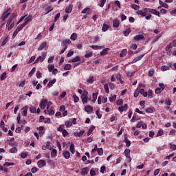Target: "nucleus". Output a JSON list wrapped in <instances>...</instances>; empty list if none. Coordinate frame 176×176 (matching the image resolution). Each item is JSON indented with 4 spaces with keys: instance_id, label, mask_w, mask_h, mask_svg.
Returning a JSON list of instances; mask_svg holds the SVG:
<instances>
[{
    "instance_id": "43",
    "label": "nucleus",
    "mask_w": 176,
    "mask_h": 176,
    "mask_svg": "<svg viewBox=\"0 0 176 176\" xmlns=\"http://www.w3.org/2000/svg\"><path fill=\"white\" fill-rule=\"evenodd\" d=\"M9 145H10V146H16L17 143L16 142L13 141V140H11L10 142H9Z\"/></svg>"
},
{
    "instance_id": "31",
    "label": "nucleus",
    "mask_w": 176,
    "mask_h": 176,
    "mask_svg": "<svg viewBox=\"0 0 176 176\" xmlns=\"http://www.w3.org/2000/svg\"><path fill=\"white\" fill-rule=\"evenodd\" d=\"M91 49H93V50H101V49H102V47H104L98 46V45H91Z\"/></svg>"
},
{
    "instance_id": "54",
    "label": "nucleus",
    "mask_w": 176,
    "mask_h": 176,
    "mask_svg": "<svg viewBox=\"0 0 176 176\" xmlns=\"http://www.w3.org/2000/svg\"><path fill=\"white\" fill-rule=\"evenodd\" d=\"M162 71L164 72V71H168V69H170V67H168V66L167 65H164L161 67Z\"/></svg>"
},
{
    "instance_id": "38",
    "label": "nucleus",
    "mask_w": 176,
    "mask_h": 176,
    "mask_svg": "<svg viewBox=\"0 0 176 176\" xmlns=\"http://www.w3.org/2000/svg\"><path fill=\"white\" fill-rule=\"evenodd\" d=\"M70 152L74 155L75 153V145L74 144H70Z\"/></svg>"
},
{
    "instance_id": "57",
    "label": "nucleus",
    "mask_w": 176,
    "mask_h": 176,
    "mask_svg": "<svg viewBox=\"0 0 176 176\" xmlns=\"http://www.w3.org/2000/svg\"><path fill=\"white\" fill-rule=\"evenodd\" d=\"M32 21V16L31 15H29L26 19H25V22L28 24L30 21Z\"/></svg>"
},
{
    "instance_id": "1",
    "label": "nucleus",
    "mask_w": 176,
    "mask_h": 176,
    "mask_svg": "<svg viewBox=\"0 0 176 176\" xmlns=\"http://www.w3.org/2000/svg\"><path fill=\"white\" fill-rule=\"evenodd\" d=\"M9 10H10V8H7V10H5L3 12L0 17V20H1V21H5L6 19H8L9 16H10V12H9Z\"/></svg>"
},
{
    "instance_id": "58",
    "label": "nucleus",
    "mask_w": 176,
    "mask_h": 176,
    "mask_svg": "<svg viewBox=\"0 0 176 176\" xmlns=\"http://www.w3.org/2000/svg\"><path fill=\"white\" fill-rule=\"evenodd\" d=\"M145 111L147 113H153V109L152 108H151V107L146 109Z\"/></svg>"
},
{
    "instance_id": "7",
    "label": "nucleus",
    "mask_w": 176,
    "mask_h": 176,
    "mask_svg": "<svg viewBox=\"0 0 176 176\" xmlns=\"http://www.w3.org/2000/svg\"><path fill=\"white\" fill-rule=\"evenodd\" d=\"M44 112L46 115H50V116H53V115H54L55 113L54 110H53L52 109H47L44 111Z\"/></svg>"
},
{
    "instance_id": "6",
    "label": "nucleus",
    "mask_w": 176,
    "mask_h": 176,
    "mask_svg": "<svg viewBox=\"0 0 176 176\" xmlns=\"http://www.w3.org/2000/svg\"><path fill=\"white\" fill-rule=\"evenodd\" d=\"M81 100L82 104H87L89 100V97H87V93L84 94L81 96Z\"/></svg>"
},
{
    "instance_id": "19",
    "label": "nucleus",
    "mask_w": 176,
    "mask_h": 176,
    "mask_svg": "<svg viewBox=\"0 0 176 176\" xmlns=\"http://www.w3.org/2000/svg\"><path fill=\"white\" fill-rule=\"evenodd\" d=\"M67 45H71V40L69 39L64 40L61 43V46H63L64 47H65V46H67Z\"/></svg>"
},
{
    "instance_id": "47",
    "label": "nucleus",
    "mask_w": 176,
    "mask_h": 176,
    "mask_svg": "<svg viewBox=\"0 0 176 176\" xmlns=\"http://www.w3.org/2000/svg\"><path fill=\"white\" fill-rule=\"evenodd\" d=\"M97 151L99 156H102V155H104V151L102 150V148H98Z\"/></svg>"
},
{
    "instance_id": "51",
    "label": "nucleus",
    "mask_w": 176,
    "mask_h": 176,
    "mask_svg": "<svg viewBox=\"0 0 176 176\" xmlns=\"http://www.w3.org/2000/svg\"><path fill=\"white\" fill-rule=\"evenodd\" d=\"M54 60V56H50L47 60L48 64H52Z\"/></svg>"
},
{
    "instance_id": "36",
    "label": "nucleus",
    "mask_w": 176,
    "mask_h": 176,
    "mask_svg": "<svg viewBox=\"0 0 176 176\" xmlns=\"http://www.w3.org/2000/svg\"><path fill=\"white\" fill-rule=\"evenodd\" d=\"M169 147H170V149H172V151H176V145L174 144V143L173 142L169 143Z\"/></svg>"
},
{
    "instance_id": "8",
    "label": "nucleus",
    "mask_w": 176,
    "mask_h": 176,
    "mask_svg": "<svg viewBox=\"0 0 176 176\" xmlns=\"http://www.w3.org/2000/svg\"><path fill=\"white\" fill-rule=\"evenodd\" d=\"M171 47H172V44H168L166 47V54H168V56H171V54L173 53V51H171Z\"/></svg>"
},
{
    "instance_id": "2",
    "label": "nucleus",
    "mask_w": 176,
    "mask_h": 176,
    "mask_svg": "<svg viewBox=\"0 0 176 176\" xmlns=\"http://www.w3.org/2000/svg\"><path fill=\"white\" fill-rule=\"evenodd\" d=\"M41 56H40L36 59L34 64H38V63H43L45 61V58H46L47 53L42 52Z\"/></svg>"
},
{
    "instance_id": "27",
    "label": "nucleus",
    "mask_w": 176,
    "mask_h": 176,
    "mask_svg": "<svg viewBox=\"0 0 176 176\" xmlns=\"http://www.w3.org/2000/svg\"><path fill=\"white\" fill-rule=\"evenodd\" d=\"M136 14H138L139 16H142V17H145V16H146V13L142 10L137 11Z\"/></svg>"
},
{
    "instance_id": "33",
    "label": "nucleus",
    "mask_w": 176,
    "mask_h": 176,
    "mask_svg": "<svg viewBox=\"0 0 176 176\" xmlns=\"http://www.w3.org/2000/svg\"><path fill=\"white\" fill-rule=\"evenodd\" d=\"M108 30H109V26L107 24H104V25L102 28V31L103 32H107V31H108Z\"/></svg>"
},
{
    "instance_id": "46",
    "label": "nucleus",
    "mask_w": 176,
    "mask_h": 176,
    "mask_svg": "<svg viewBox=\"0 0 176 176\" xmlns=\"http://www.w3.org/2000/svg\"><path fill=\"white\" fill-rule=\"evenodd\" d=\"M108 50H109V49H108V48L104 49V50L100 52V56H105V54H107Z\"/></svg>"
},
{
    "instance_id": "23",
    "label": "nucleus",
    "mask_w": 176,
    "mask_h": 176,
    "mask_svg": "<svg viewBox=\"0 0 176 176\" xmlns=\"http://www.w3.org/2000/svg\"><path fill=\"white\" fill-rule=\"evenodd\" d=\"M79 61H80V57L76 56L75 58H73L72 60H70L69 63H78Z\"/></svg>"
},
{
    "instance_id": "37",
    "label": "nucleus",
    "mask_w": 176,
    "mask_h": 176,
    "mask_svg": "<svg viewBox=\"0 0 176 176\" xmlns=\"http://www.w3.org/2000/svg\"><path fill=\"white\" fill-rule=\"evenodd\" d=\"M30 111L31 113H36V107L32 106L30 108Z\"/></svg>"
},
{
    "instance_id": "21",
    "label": "nucleus",
    "mask_w": 176,
    "mask_h": 176,
    "mask_svg": "<svg viewBox=\"0 0 176 176\" xmlns=\"http://www.w3.org/2000/svg\"><path fill=\"white\" fill-rule=\"evenodd\" d=\"M89 174V168H83L81 170V175L85 176Z\"/></svg>"
},
{
    "instance_id": "53",
    "label": "nucleus",
    "mask_w": 176,
    "mask_h": 176,
    "mask_svg": "<svg viewBox=\"0 0 176 176\" xmlns=\"http://www.w3.org/2000/svg\"><path fill=\"white\" fill-rule=\"evenodd\" d=\"M22 110H23V116H27V112L28 111L27 110V107H24L23 108H22Z\"/></svg>"
},
{
    "instance_id": "59",
    "label": "nucleus",
    "mask_w": 176,
    "mask_h": 176,
    "mask_svg": "<svg viewBox=\"0 0 176 176\" xmlns=\"http://www.w3.org/2000/svg\"><path fill=\"white\" fill-rule=\"evenodd\" d=\"M163 129H160L157 133V137H160L161 135H163L164 134Z\"/></svg>"
},
{
    "instance_id": "25",
    "label": "nucleus",
    "mask_w": 176,
    "mask_h": 176,
    "mask_svg": "<svg viewBox=\"0 0 176 176\" xmlns=\"http://www.w3.org/2000/svg\"><path fill=\"white\" fill-rule=\"evenodd\" d=\"M85 111H86L87 113L90 114L91 113V112H93V107H91V106H87L85 108Z\"/></svg>"
},
{
    "instance_id": "30",
    "label": "nucleus",
    "mask_w": 176,
    "mask_h": 176,
    "mask_svg": "<svg viewBox=\"0 0 176 176\" xmlns=\"http://www.w3.org/2000/svg\"><path fill=\"white\" fill-rule=\"evenodd\" d=\"M57 156V150L53 148L51 151V157H56Z\"/></svg>"
},
{
    "instance_id": "48",
    "label": "nucleus",
    "mask_w": 176,
    "mask_h": 176,
    "mask_svg": "<svg viewBox=\"0 0 176 176\" xmlns=\"http://www.w3.org/2000/svg\"><path fill=\"white\" fill-rule=\"evenodd\" d=\"M131 8L134 9V10H140V6H137V4H132Z\"/></svg>"
},
{
    "instance_id": "61",
    "label": "nucleus",
    "mask_w": 176,
    "mask_h": 176,
    "mask_svg": "<svg viewBox=\"0 0 176 176\" xmlns=\"http://www.w3.org/2000/svg\"><path fill=\"white\" fill-rule=\"evenodd\" d=\"M116 104L118 106L123 105V100H122V99L118 100L116 102Z\"/></svg>"
},
{
    "instance_id": "62",
    "label": "nucleus",
    "mask_w": 176,
    "mask_h": 176,
    "mask_svg": "<svg viewBox=\"0 0 176 176\" xmlns=\"http://www.w3.org/2000/svg\"><path fill=\"white\" fill-rule=\"evenodd\" d=\"M10 152L12 153H17V148L16 147H13L10 149Z\"/></svg>"
},
{
    "instance_id": "42",
    "label": "nucleus",
    "mask_w": 176,
    "mask_h": 176,
    "mask_svg": "<svg viewBox=\"0 0 176 176\" xmlns=\"http://www.w3.org/2000/svg\"><path fill=\"white\" fill-rule=\"evenodd\" d=\"M94 131V126H91L88 132H87V135H90V134H91V133H93V131Z\"/></svg>"
},
{
    "instance_id": "35",
    "label": "nucleus",
    "mask_w": 176,
    "mask_h": 176,
    "mask_svg": "<svg viewBox=\"0 0 176 176\" xmlns=\"http://www.w3.org/2000/svg\"><path fill=\"white\" fill-rule=\"evenodd\" d=\"M126 54H127V50L124 49L122 50V52L120 54V57H124V56H126Z\"/></svg>"
},
{
    "instance_id": "13",
    "label": "nucleus",
    "mask_w": 176,
    "mask_h": 176,
    "mask_svg": "<svg viewBox=\"0 0 176 176\" xmlns=\"http://www.w3.org/2000/svg\"><path fill=\"white\" fill-rule=\"evenodd\" d=\"M119 25H120V22L118 19H114L113 21V27L114 28H119Z\"/></svg>"
},
{
    "instance_id": "50",
    "label": "nucleus",
    "mask_w": 176,
    "mask_h": 176,
    "mask_svg": "<svg viewBox=\"0 0 176 176\" xmlns=\"http://www.w3.org/2000/svg\"><path fill=\"white\" fill-rule=\"evenodd\" d=\"M104 89L105 93L108 94L109 93V87H108V84H105L104 85Z\"/></svg>"
},
{
    "instance_id": "45",
    "label": "nucleus",
    "mask_w": 176,
    "mask_h": 176,
    "mask_svg": "<svg viewBox=\"0 0 176 176\" xmlns=\"http://www.w3.org/2000/svg\"><path fill=\"white\" fill-rule=\"evenodd\" d=\"M8 41H9V37L6 36L5 39L3 41V42L1 43V46H5V45L8 43Z\"/></svg>"
},
{
    "instance_id": "40",
    "label": "nucleus",
    "mask_w": 176,
    "mask_h": 176,
    "mask_svg": "<svg viewBox=\"0 0 176 176\" xmlns=\"http://www.w3.org/2000/svg\"><path fill=\"white\" fill-rule=\"evenodd\" d=\"M147 97H148L149 98H153V92L152 91V90L148 91Z\"/></svg>"
},
{
    "instance_id": "28",
    "label": "nucleus",
    "mask_w": 176,
    "mask_h": 176,
    "mask_svg": "<svg viewBox=\"0 0 176 176\" xmlns=\"http://www.w3.org/2000/svg\"><path fill=\"white\" fill-rule=\"evenodd\" d=\"M81 13L82 14H86V13H87V14H89V13H90V8H84L82 11Z\"/></svg>"
},
{
    "instance_id": "10",
    "label": "nucleus",
    "mask_w": 176,
    "mask_h": 176,
    "mask_svg": "<svg viewBox=\"0 0 176 176\" xmlns=\"http://www.w3.org/2000/svg\"><path fill=\"white\" fill-rule=\"evenodd\" d=\"M37 164L39 168H42V167H45V166H46V162L43 160H40L38 161Z\"/></svg>"
},
{
    "instance_id": "44",
    "label": "nucleus",
    "mask_w": 176,
    "mask_h": 176,
    "mask_svg": "<svg viewBox=\"0 0 176 176\" xmlns=\"http://www.w3.org/2000/svg\"><path fill=\"white\" fill-rule=\"evenodd\" d=\"M97 96H98V93L92 94V97H93L92 102H96V101L97 100Z\"/></svg>"
},
{
    "instance_id": "12",
    "label": "nucleus",
    "mask_w": 176,
    "mask_h": 176,
    "mask_svg": "<svg viewBox=\"0 0 176 176\" xmlns=\"http://www.w3.org/2000/svg\"><path fill=\"white\" fill-rule=\"evenodd\" d=\"M129 109V105L127 104H124V106L120 107L118 108V111L120 112H123L124 111H127Z\"/></svg>"
},
{
    "instance_id": "11",
    "label": "nucleus",
    "mask_w": 176,
    "mask_h": 176,
    "mask_svg": "<svg viewBox=\"0 0 176 176\" xmlns=\"http://www.w3.org/2000/svg\"><path fill=\"white\" fill-rule=\"evenodd\" d=\"M47 105V100H43L40 103V108H41V109H45Z\"/></svg>"
},
{
    "instance_id": "5",
    "label": "nucleus",
    "mask_w": 176,
    "mask_h": 176,
    "mask_svg": "<svg viewBox=\"0 0 176 176\" xmlns=\"http://www.w3.org/2000/svg\"><path fill=\"white\" fill-rule=\"evenodd\" d=\"M159 87L160 88L155 89V94H160V93L164 90V84L160 83Z\"/></svg>"
},
{
    "instance_id": "32",
    "label": "nucleus",
    "mask_w": 176,
    "mask_h": 176,
    "mask_svg": "<svg viewBox=\"0 0 176 176\" xmlns=\"http://www.w3.org/2000/svg\"><path fill=\"white\" fill-rule=\"evenodd\" d=\"M72 68V65L71 64H66L64 66L65 71H69Z\"/></svg>"
},
{
    "instance_id": "17",
    "label": "nucleus",
    "mask_w": 176,
    "mask_h": 176,
    "mask_svg": "<svg viewBox=\"0 0 176 176\" xmlns=\"http://www.w3.org/2000/svg\"><path fill=\"white\" fill-rule=\"evenodd\" d=\"M124 142H125L126 148H129L130 145H131V142H130V140L127 138V136L126 135L124 136Z\"/></svg>"
},
{
    "instance_id": "52",
    "label": "nucleus",
    "mask_w": 176,
    "mask_h": 176,
    "mask_svg": "<svg viewBox=\"0 0 176 176\" xmlns=\"http://www.w3.org/2000/svg\"><path fill=\"white\" fill-rule=\"evenodd\" d=\"M36 76L37 79H41V78H42V73H41L39 71H37L36 73Z\"/></svg>"
},
{
    "instance_id": "18",
    "label": "nucleus",
    "mask_w": 176,
    "mask_h": 176,
    "mask_svg": "<svg viewBox=\"0 0 176 176\" xmlns=\"http://www.w3.org/2000/svg\"><path fill=\"white\" fill-rule=\"evenodd\" d=\"M72 9H74V6L72 4H70L68 7L66 8L65 13H71V12H72Z\"/></svg>"
},
{
    "instance_id": "22",
    "label": "nucleus",
    "mask_w": 176,
    "mask_h": 176,
    "mask_svg": "<svg viewBox=\"0 0 176 176\" xmlns=\"http://www.w3.org/2000/svg\"><path fill=\"white\" fill-rule=\"evenodd\" d=\"M63 156L65 157V159H68L69 157H71V154L69 153V151H64L63 153Z\"/></svg>"
},
{
    "instance_id": "26",
    "label": "nucleus",
    "mask_w": 176,
    "mask_h": 176,
    "mask_svg": "<svg viewBox=\"0 0 176 176\" xmlns=\"http://www.w3.org/2000/svg\"><path fill=\"white\" fill-rule=\"evenodd\" d=\"M47 43H46V42H43V43H41V44L39 45L38 48V52H41V51L43 50V48H44L45 46H47Z\"/></svg>"
},
{
    "instance_id": "9",
    "label": "nucleus",
    "mask_w": 176,
    "mask_h": 176,
    "mask_svg": "<svg viewBox=\"0 0 176 176\" xmlns=\"http://www.w3.org/2000/svg\"><path fill=\"white\" fill-rule=\"evenodd\" d=\"M148 12L152 14H155V16H158V17H160V12L155 9H148Z\"/></svg>"
},
{
    "instance_id": "20",
    "label": "nucleus",
    "mask_w": 176,
    "mask_h": 176,
    "mask_svg": "<svg viewBox=\"0 0 176 176\" xmlns=\"http://www.w3.org/2000/svg\"><path fill=\"white\" fill-rule=\"evenodd\" d=\"M138 91L140 94H142L143 97H148V92H145L144 88L138 89Z\"/></svg>"
},
{
    "instance_id": "49",
    "label": "nucleus",
    "mask_w": 176,
    "mask_h": 176,
    "mask_svg": "<svg viewBox=\"0 0 176 176\" xmlns=\"http://www.w3.org/2000/svg\"><path fill=\"white\" fill-rule=\"evenodd\" d=\"M155 74V69H151L148 71V76H153V75Z\"/></svg>"
},
{
    "instance_id": "55",
    "label": "nucleus",
    "mask_w": 176,
    "mask_h": 176,
    "mask_svg": "<svg viewBox=\"0 0 176 176\" xmlns=\"http://www.w3.org/2000/svg\"><path fill=\"white\" fill-rule=\"evenodd\" d=\"M3 166H5V167H9V166H14V163H13V162H5Z\"/></svg>"
},
{
    "instance_id": "41",
    "label": "nucleus",
    "mask_w": 176,
    "mask_h": 176,
    "mask_svg": "<svg viewBox=\"0 0 176 176\" xmlns=\"http://www.w3.org/2000/svg\"><path fill=\"white\" fill-rule=\"evenodd\" d=\"M130 32H131V30L130 28H128L124 32V36H129V35H130Z\"/></svg>"
},
{
    "instance_id": "24",
    "label": "nucleus",
    "mask_w": 176,
    "mask_h": 176,
    "mask_svg": "<svg viewBox=\"0 0 176 176\" xmlns=\"http://www.w3.org/2000/svg\"><path fill=\"white\" fill-rule=\"evenodd\" d=\"M56 78H54L51 80L49 81L48 84H47V87L50 88L53 87V85H54V83H56Z\"/></svg>"
},
{
    "instance_id": "3",
    "label": "nucleus",
    "mask_w": 176,
    "mask_h": 176,
    "mask_svg": "<svg viewBox=\"0 0 176 176\" xmlns=\"http://www.w3.org/2000/svg\"><path fill=\"white\" fill-rule=\"evenodd\" d=\"M57 131L62 133L63 137H67V135H68L69 134L68 131H67L65 129H64V125H60L57 129Z\"/></svg>"
},
{
    "instance_id": "14",
    "label": "nucleus",
    "mask_w": 176,
    "mask_h": 176,
    "mask_svg": "<svg viewBox=\"0 0 176 176\" xmlns=\"http://www.w3.org/2000/svg\"><path fill=\"white\" fill-rule=\"evenodd\" d=\"M134 41H143L145 39V37L142 34L136 35L133 38Z\"/></svg>"
},
{
    "instance_id": "34",
    "label": "nucleus",
    "mask_w": 176,
    "mask_h": 176,
    "mask_svg": "<svg viewBox=\"0 0 176 176\" xmlns=\"http://www.w3.org/2000/svg\"><path fill=\"white\" fill-rule=\"evenodd\" d=\"M78 38V34H76V33H73L71 36H70V39L72 41H76V38Z\"/></svg>"
},
{
    "instance_id": "56",
    "label": "nucleus",
    "mask_w": 176,
    "mask_h": 176,
    "mask_svg": "<svg viewBox=\"0 0 176 176\" xmlns=\"http://www.w3.org/2000/svg\"><path fill=\"white\" fill-rule=\"evenodd\" d=\"M93 56V52H87L85 55V57L86 58H89V57H91Z\"/></svg>"
},
{
    "instance_id": "16",
    "label": "nucleus",
    "mask_w": 176,
    "mask_h": 176,
    "mask_svg": "<svg viewBox=\"0 0 176 176\" xmlns=\"http://www.w3.org/2000/svg\"><path fill=\"white\" fill-rule=\"evenodd\" d=\"M85 134V130H81L79 132H74V137H82Z\"/></svg>"
},
{
    "instance_id": "60",
    "label": "nucleus",
    "mask_w": 176,
    "mask_h": 176,
    "mask_svg": "<svg viewBox=\"0 0 176 176\" xmlns=\"http://www.w3.org/2000/svg\"><path fill=\"white\" fill-rule=\"evenodd\" d=\"M28 156V153L27 152H23L21 153V157H22V159H25V157H27Z\"/></svg>"
},
{
    "instance_id": "29",
    "label": "nucleus",
    "mask_w": 176,
    "mask_h": 176,
    "mask_svg": "<svg viewBox=\"0 0 176 176\" xmlns=\"http://www.w3.org/2000/svg\"><path fill=\"white\" fill-rule=\"evenodd\" d=\"M65 126L67 128H69L72 126V121L67 120L65 122Z\"/></svg>"
},
{
    "instance_id": "64",
    "label": "nucleus",
    "mask_w": 176,
    "mask_h": 176,
    "mask_svg": "<svg viewBox=\"0 0 176 176\" xmlns=\"http://www.w3.org/2000/svg\"><path fill=\"white\" fill-rule=\"evenodd\" d=\"M74 102H78L79 101V98L76 96V95L73 96Z\"/></svg>"
},
{
    "instance_id": "63",
    "label": "nucleus",
    "mask_w": 176,
    "mask_h": 176,
    "mask_svg": "<svg viewBox=\"0 0 176 176\" xmlns=\"http://www.w3.org/2000/svg\"><path fill=\"white\" fill-rule=\"evenodd\" d=\"M90 175L91 176H95L96 175V170H94V169L91 168L90 170Z\"/></svg>"
},
{
    "instance_id": "39",
    "label": "nucleus",
    "mask_w": 176,
    "mask_h": 176,
    "mask_svg": "<svg viewBox=\"0 0 176 176\" xmlns=\"http://www.w3.org/2000/svg\"><path fill=\"white\" fill-rule=\"evenodd\" d=\"M47 68L49 72H53V70L54 69V65H48Z\"/></svg>"
},
{
    "instance_id": "4",
    "label": "nucleus",
    "mask_w": 176,
    "mask_h": 176,
    "mask_svg": "<svg viewBox=\"0 0 176 176\" xmlns=\"http://www.w3.org/2000/svg\"><path fill=\"white\" fill-rule=\"evenodd\" d=\"M124 153L126 157V161L128 163H130V162H131V157H130V149L126 148Z\"/></svg>"
},
{
    "instance_id": "15",
    "label": "nucleus",
    "mask_w": 176,
    "mask_h": 176,
    "mask_svg": "<svg viewBox=\"0 0 176 176\" xmlns=\"http://www.w3.org/2000/svg\"><path fill=\"white\" fill-rule=\"evenodd\" d=\"M144 56H145V54H142V55H140V56H139L135 57V58L133 60L132 64H134V63H135L140 61V60H141V59L144 57Z\"/></svg>"
}]
</instances>
